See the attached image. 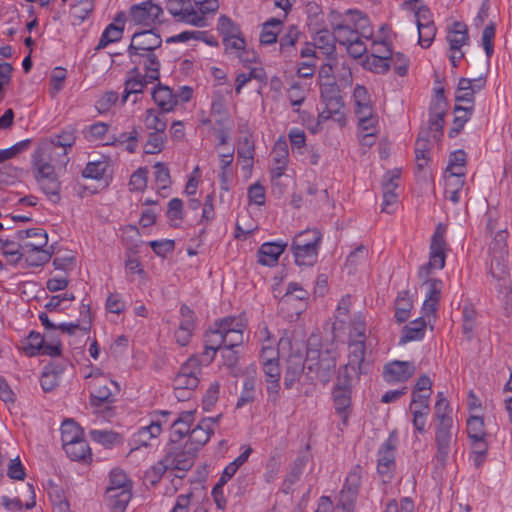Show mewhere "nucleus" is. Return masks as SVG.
Masks as SVG:
<instances>
[{
	"label": "nucleus",
	"instance_id": "a211bd4d",
	"mask_svg": "<svg viewBox=\"0 0 512 512\" xmlns=\"http://www.w3.org/2000/svg\"><path fill=\"white\" fill-rule=\"evenodd\" d=\"M416 367L412 361H391L384 365L383 379L390 384L407 381L414 373Z\"/></svg>",
	"mask_w": 512,
	"mask_h": 512
},
{
	"label": "nucleus",
	"instance_id": "412c9836",
	"mask_svg": "<svg viewBox=\"0 0 512 512\" xmlns=\"http://www.w3.org/2000/svg\"><path fill=\"white\" fill-rule=\"evenodd\" d=\"M426 287V298L422 306L424 316L428 317V321L434 315L438 308L443 282L440 279L430 278L421 279Z\"/></svg>",
	"mask_w": 512,
	"mask_h": 512
},
{
	"label": "nucleus",
	"instance_id": "7ed1b4c3",
	"mask_svg": "<svg viewBox=\"0 0 512 512\" xmlns=\"http://www.w3.org/2000/svg\"><path fill=\"white\" fill-rule=\"evenodd\" d=\"M451 407L448 400L442 392H438L437 401L435 403V418L437 427L435 430L436 453L433 461L436 462L437 468H444L453 442V419L451 417Z\"/></svg>",
	"mask_w": 512,
	"mask_h": 512
},
{
	"label": "nucleus",
	"instance_id": "774afa93",
	"mask_svg": "<svg viewBox=\"0 0 512 512\" xmlns=\"http://www.w3.org/2000/svg\"><path fill=\"white\" fill-rule=\"evenodd\" d=\"M293 153L303 154L306 146V135L302 129L292 128L288 134Z\"/></svg>",
	"mask_w": 512,
	"mask_h": 512
},
{
	"label": "nucleus",
	"instance_id": "37998d69",
	"mask_svg": "<svg viewBox=\"0 0 512 512\" xmlns=\"http://www.w3.org/2000/svg\"><path fill=\"white\" fill-rule=\"evenodd\" d=\"M29 492L31 493L30 501H27L26 503H22V501L19 498H9L8 496H2L1 497V504L4 506V508L9 512H17L22 511L23 509H31L35 506V494L34 489L31 484L27 485Z\"/></svg>",
	"mask_w": 512,
	"mask_h": 512
},
{
	"label": "nucleus",
	"instance_id": "cd10ccee",
	"mask_svg": "<svg viewBox=\"0 0 512 512\" xmlns=\"http://www.w3.org/2000/svg\"><path fill=\"white\" fill-rule=\"evenodd\" d=\"M286 246V243L283 242L263 243L257 252L258 263L264 266H274Z\"/></svg>",
	"mask_w": 512,
	"mask_h": 512
},
{
	"label": "nucleus",
	"instance_id": "6ab92c4d",
	"mask_svg": "<svg viewBox=\"0 0 512 512\" xmlns=\"http://www.w3.org/2000/svg\"><path fill=\"white\" fill-rule=\"evenodd\" d=\"M216 422V418H205L191 428L188 437L189 450L196 452L209 441L214 433Z\"/></svg>",
	"mask_w": 512,
	"mask_h": 512
},
{
	"label": "nucleus",
	"instance_id": "1a4fd4ad",
	"mask_svg": "<svg viewBox=\"0 0 512 512\" xmlns=\"http://www.w3.org/2000/svg\"><path fill=\"white\" fill-rule=\"evenodd\" d=\"M398 437L396 432H391L388 438L382 443L377 453V472L383 482H389L395 471V453L397 450Z\"/></svg>",
	"mask_w": 512,
	"mask_h": 512
},
{
	"label": "nucleus",
	"instance_id": "13d9d810",
	"mask_svg": "<svg viewBox=\"0 0 512 512\" xmlns=\"http://www.w3.org/2000/svg\"><path fill=\"white\" fill-rule=\"evenodd\" d=\"M430 144L426 138L419 136L415 143V157L417 166L423 168L429 162Z\"/></svg>",
	"mask_w": 512,
	"mask_h": 512
},
{
	"label": "nucleus",
	"instance_id": "5701e85b",
	"mask_svg": "<svg viewBox=\"0 0 512 512\" xmlns=\"http://www.w3.org/2000/svg\"><path fill=\"white\" fill-rule=\"evenodd\" d=\"M17 239L21 241L22 250L32 252L43 250L48 243V235L42 228H32L17 231Z\"/></svg>",
	"mask_w": 512,
	"mask_h": 512
},
{
	"label": "nucleus",
	"instance_id": "0eeeda50",
	"mask_svg": "<svg viewBox=\"0 0 512 512\" xmlns=\"http://www.w3.org/2000/svg\"><path fill=\"white\" fill-rule=\"evenodd\" d=\"M304 363L308 371L315 373L316 378L326 384L335 371L337 355L336 352L332 350L309 348Z\"/></svg>",
	"mask_w": 512,
	"mask_h": 512
},
{
	"label": "nucleus",
	"instance_id": "4d7b16f0",
	"mask_svg": "<svg viewBox=\"0 0 512 512\" xmlns=\"http://www.w3.org/2000/svg\"><path fill=\"white\" fill-rule=\"evenodd\" d=\"M223 44L225 46L226 52L230 55H233L234 57H236L239 53L248 54V51L245 49V40L240 36V34H235L224 38Z\"/></svg>",
	"mask_w": 512,
	"mask_h": 512
},
{
	"label": "nucleus",
	"instance_id": "9d476101",
	"mask_svg": "<svg viewBox=\"0 0 512 512\" xmlns=\"http://www.w3.org/2000/svg\"><path fill=\"white\" fill-rule=\"evenodd\" d=\"M168 415H170V412L162 411L161 417L156 416L148 425L141 426L130 439L131 452L151 445V441L158 438L163 430V426L167 424V421L162 418Z\"/></svg>",
	"mask_w": 512,
	"mask_h": 512
},
{
	"label": "nucleus",
	"instance_id": "052dcab7",
	"mask_svg": "<svg viewBox=\"0 0 512 512\" xmlns=\"http://www.w3.org/2000/svg\"><path fill=\"white\" fill-rule=\"evenodd\" d=\"M195 11L202 18L204 23H207L206 17L209 14H214L218 8V0H191Z\"/></svg>",
	"mask_w": 512,
	"mask_h": 512
},
{
	"label": "nucleus",
	"instance_id": "f8f14e48",
	"mask_svg": "<svg viewBox=\"0 0 512 512\" xmlns=\"http://www.w3.org/2000/svg\"><path fill=\"white\" fill-rule=\"evenodd\" d=\"M401 169L395 168L389 170L383 176V203L382 211L391 214L395 211L398 203L399 194L396 192L400 185Z\"/></svg>",
	"mask_w": 512,
	"mask_h": 512
},
{
	"label": "nucleus",
	"instance_id": "a19ab883",
	"mask_svg": "<svg viewBox=\"0 0 512 512\" xmlns=\"http://www.w3.org/2000/svg\"><path fill=\"white\" fill-rule=\"evenodd\" d=\"M282 29V21L272 18L265 22L260 33V43L270 45L277 41V37Z\"/></svg>",
	"mask_w": 512,
	"mask_h": 512
},
{
	"label": "nucleus",
	"instance_id": "6e6d98bb",
	"mask_svg": "<svg viewBox=\"0 0 512 512\" xmlns=\"http://www.w3.org/2000/svg\"><path fill=\"white\" fill-rule=\"evenodd\" d=\"M2 253L10 263L17 264L23 258L21 241L6 240L2 244Z\"/></svg>",
	"mask_w": 512,
	"mask_h": 512
},
{
	"label": "nucleus",
	"instance_id": "f257e3e1",
	"mask_svg": "<svg viewBox=\"0 0 512 512\" xmlns=\"http://www.w3.org/2000/svg\"><path fill=\"white\" fill-rule=\"evenodd\" d=\"M363 365L364 346L361 342L352 343L348 362L341 369L338 381L332 391L334 409L345 426L348 424L352 412L351 385L353 381L359 380L360 375L364 373Z\"/></svg>",
	"mask_w": 512,
	"mask_h": 512
},
{
	"label": "nucleus",
	"instance_id": "864d4df0",
	"mask_svg": "<svg viewBox=\"0 0 512 512\" xmlns=\"http://www.w3.org/2000/svg\"><path fill=\"white\" fill-rule=\"evenodd\" d=\"M365 331H366V327H365L364 317L360 314L355 315L353 318V321H352V329L350 331V337L352 338L353 336H355L356 339H351L349 341L348 353L350 352V345L355 342H361L364 346V352L366 351Z\"/></svg>",
	"mask_w": 512,
	"mask_h": 512
},
{
	"label": "nucleus",
	"instance_id": "20e7f679",
	"mask_svg": "<svg viewBox=\"0 0 512 512\" xmlns=\"http://www.w3.org/2000/svg\"><path fill=\"white\" fill-rule=\"evenodd\" d=\"M105 496L112 512H125L132 498V482L124 471L113 469L110 472Z\"/></svg>",
	"mask_w": 512,
	"mask_h": 512
},
{
	"label": "nucleus",
	"instance_id": "b1692460",
	"mask_svg": "<svg viewBox=\"0 0 512 512\" xmlns=\"http://www.w3.org/2000/svg\"><path fill=\"white\" fill-rule=\"evenodd\" d=\"M485 85L486 78L482 76L473 79L461 78L455 93L456 101L465 102L473 107L474 95L484 89Z\"/></svg>",
	"mask_w": 512,
	"mask_h": 512
},
{
	"label": "nucleus",
	"instance_id": "aec40b11",
	"mask_svg": "<svg viewBox=\"0 0 512 512\" xmlns=\"http://www.w3.org/2000/svg\"><path fill=\"white\" fill-rule=\"evenodd\" d=\"M162 45L160 35L156 34L154 30H144L135 32L132 36L131 43L127 52H149L159 51Z\"/></svg>",
	"mask_w": 512,
	"mask_h": 512
},
{
	"label": "nucleus",
	"instance_id": "2f4dec72",
	"mask_svg": "<svg viewBox=\"0 0 512 512\" xmlns=\"http://www.w3.org/2000/svg\"><path fill=\"white\" fill-rule=\"evenodd\" d=\"M446 40L449 49L462 48L469 44L468 26L464 22L456 21L447 29Z\"/></svg>",
	"mask_w": 512,
	"mask_h": 512
},
{
	"label": "nucleus",
	"instance_id": "c9c22d12",
	"mask_svg": "<svg viewBox=\"0 0 512 512\" xmlns=\"http://www.w3.org/2000/svg\"><path fill=\"white\" fill-rule=\"evenodd\" d=\"M347 19L353 25V29L357 31L360 37L370 38L373 30L368 17L358 10H349Z\"/></svg>",
	"mask_w": 512,
	"mask_h": 512
},
{
	"label": "nucleus",
	"instance_id": "bf43d9fd",
	"mask_svg": "<svg viewBox=\"0 0 512 512\" xmlns=\"http://www.w3.org/2000/svg\"><path fill=\"white\" fill-rule=\"evenodd\" d=\"M166 140L165 132H150L145 144L146 154H157L164 148Z\"/></svg>",
	"mask_w": 512,
	"mask_h": 512
},
{
	"label": "nucleus",
	"instance_id": "f03ea898",
	"mask_svg": "<svg viewBox=\"0 0 512 512\" xmlns=\"http://www.w3.org/2000/svg\"><path fill=\"white\" fill-rule=\"evenodd\" d=\"M247 320L243 315L227 316L215 321L205 334L202 355H198L202 365H209L223 345L239 346L244 342Z\"/></svg>",
	"mask_w": 512,
	"mask_h": 512
},
{
	"label": "nucleus",
	"instance_id": "393cba45",
	"mask_svg": "<svg viewBox=\"0 0 512 512\" xmlns=\"http://www.w3.org/2000/svg\"><path fill=\"white\" fill-rule=\"evenodd\" d=\"M181 321L178 329L175 331L174 337L179 346H186L189 344L194 329H195V315L194 311L187 305L183 304L180 307Z\"/></svg>",
	"mask_w": 512,
	"mask_h": 512
},
{
	"label": "nucleus",
	"instance_id": "ddd939ff",
	"mask_svg": "<svg viewBox=\"0 0 512 512\" xmlns=\"http://www.w3.org/2000/svg\"><path fill=\"white\" fill-rule=\"evenodd\" d=\"M362 482V467L354 465L349 470L343 488L340 491V499L338 506L344 511H349L354 503Z\"/></svg>",
	"mask_w": 512,
	"mask_h": 512
},
{
	"label": "nucleus",
	"instance_id": "7c9ffc66",
	"mask_svg": "<svg viewBox=\"0 0 512 512\" xmlns=\"http://www.w3.org/2000/svg\"><path fill=\"white\" fill-rule=\"evenodd\" d=\"M318 251V246L299 244L293 241L291 244V252L295 263L299 266H313L317 262Z\"/></svg>",
	"mask_w": 512,
	"mask_h": 512
},
{
	"label": "nucleus",
	"instance_id": "338daca9",
	"mask_svg": "<svg viewBox=\"0 0 512 512\" xmlns=\"http://www.w3.org/2000/svg\"><path fill=\"white\" fill-rule=\"evenodd\" d=\"M106 169V161H91L87 163L82 175L85 178L99 180L104 176Z\"/></svg>",
	"mask_w": 512,
	"mask_h": 512
},
{
	"label": "nucleus",
	"instance_id": "680f3d73",
	"mask_svg": "<svg viewBox=\"0 0 512 512\" xmlns=\"http://www.w3.org/2000/svg\"><path fill=\"white\" fill-rule=\"evenodd\" d=\"M322 234L317 229H307L295 235L293 242L320 247Z\"/></svg>",
	"mask_w": 512,
	"mask_h": 512
},
{
	"label": "nucleus",
	"instance_id": "6e6552de",
	"mask_svg": "<svg viewBox=\"0 0 512 512\" xmlns=\"http://www.w3.org/2000/svg\"><path fill=\"white\" fill-rule=\"evenodd\" d=\"M445 233L446 228L442 224H438L431 237L429 261L419 268V279H426L433 269L441 270L445 267L446 252L448 250Z\"/></svg>",
	"mask_w": 512,
	"mask_h": 512
},
{
	"label": "nucleus",
	"instance_id": "603ef678",
	"mask_svg": "<svg viewBox=\"0 0 512 512\" xmlns=\"http://www.w3.org/2000/svg\"><path fill=\"white\" fill-rule=\"evenodd\" d=\"M82 429L70 419L65 420L61 426V440L62 445L76 441L82 437Z\"/></svg>",
	"mask_w": 512,
	"mask_h": 512
},
{
	"label": "nucleus",
	"instance_id": "5fc2aeb1",
	"mask_svg": "<svg viewBox=\"0 0 512 512\" xmlns=\"http://www.w3.org/2000/svg\"><path fill=\"white\" fill-rule=\"evenodd\" d=\"M262 333H264L266 336L260 353V359L262 364L278 361L279 348L274 347L272 341L270 340L269 332L266 328L263 330Z\"/></svg>",
	"mask_w": 512,
	"mask_h": 512
},
{
	"label": "nucleus",
	"instance_id": "c03bdc74",
	"mask_svg": "<svg viewBox=\"0 0 512 512\" xmlns=\"http://www.w3.org/2000/svg\"><path fill=\"white\" fill-rule=\"evenodd\" d=\"M144 125L146 129L152 132H165L167 127V119L162 113L150 108L145 111Z\"/></svg>",
	"mask_w": 512,
	"mask_h": 512
},
{
	"label": "nucleus",
	"instance_id": "69168bd1",
	"mask_svg": "<svg viewBox=\"0 0 512 512\" xmlns=\"http://www.w3.org/2000/svg\"><path fill=\"white\" fill-rule=\"evenodd\" d=\"M45 337L46 336H42L40 333L34 331L30 332L26 339V344L24 346L25 351L32 356L40 354L46 341Z\"/></svg>",
	"mask_w": 512,
	"mask_h": 512
},
{
	"label": "nucleus",
	"instance_id": "de8ad7c7",
	"mask_svg": "<svg viewBox=\"0 0 512 512\" xmlns=\"http://www.w3.org/2000/svg\"><path fill=\"white\" fill-rule=\"evenodd\" d=\"M76 137L74 131L72 129L63 130L60 134L51 137L50 139H46L43 142H52L53 144V152L57 148H61L63 150V154L66 155L67 148H71L75 143Z\"/></svg>",
	"mask_w": 512,
	"mask_h": 512
},
{
	"label": "nucleus",
	"instance_id": "f704fd0d",
	"mask_svg": "<svg viewBox=\"0 0 512 512\" xmlns=\"http://www.w3.org/2000/svg\"><path fill=\"white\" fill-rule=\"evenodd\" d=\"M36 180L42 192L51 202L60 201V182L55 173L49 176H36Z\"/></svg>",
	"mask_w": 512,
	"mask_h": 512
},
{
	"label": "nucleus",
	"instance_id": "2eb2a0df",
	"mask_svg": "<svg viewBox=\"0 0 512 512\" xmlns=\"http://www.w3.org/2000/svg\"><path fill=\"white\" fill-rule=\"evenodd\" d=\"M162 13V8L159 5L151 1H144L131 7L130 17L131 21L137 25L151 26L160 22Z\"/></svg>",
	"mask_w": 512,
	"mask_h": 512
},
{
	"label": "nucleus",
	"instance_id": "4468645a",
	"mask_svg": "<svg viewBox=\"0 0 512 512\" xmlns=\"http://www.w3.org/2000/svg\"><path fill=\"white\" fill-rule=\"evenodd\" d=\"M166 8L178 21L197 27H205L207 25V23H204L202 18L196 13L191 0H168Z\"/></svg>",
	"mask_w": 512,
	"mask_h": 512
},
{
	"label": "nucleus",
	"instance_id": "9b49d317",
	"mask_svg": "<svg viewBox=\"0 0 512 512\" xmlns=\"http://www.w3.org/2000/svg\"><path fill=\"white\" fill-rule=\"evenodd\" d=\"M320 97L325 108L319 114L321 120H328L333 115L338 114L343 108L344 103L340 95V90L336 82H324L320 85Z\"/></svg>",
	"mask_w": 512,
	"mask_h": 512
},
{
	"label": "nucleus",
	"instance_id": "423d86ee",
	"mask_svg": "<svg viewBox=\"0 0 512 512\" xmlns=\"http://www.w3.org/2000/svg\"><path fill=\"white\" fill-rule=\"evenodd\" d=\"M202 375L201 361L198 355H192L183 363L176 374L173 385L177 399L189 398L198 387Z\"/></svg>",
	"mask_w": 512,
	"mask_h": 512
},
{
	"label": "nucleus",
	"instance_id": "39448f33",
	"mask_svg": "<svg viewBox=\"0 0 512 512\" xmlns=\"http://www.w3.org/2000/svg\"><path fill=\"white\" fill-rule=\"evenodd\" d=\"M85 385L90 392V403L93 406L113 402L114 396L120 391L117 382L95 367L85 376Z\"/></svg>",
	"mask_w": 512,
	"mask_h": 512
},
{
	"label": "nucleus",
	"instance_id": "79ce46f5",
	"mask_svg": "<svg viewBox=\"0 0 512 512\" xmlns=\"http://www.w3.org/2000/svg\"><path fill=\"white\" fill-rule=\"evenodd\" d=\"M357 36V31L353 29L347 18L333 28V38L344 47L352 40L357 39Z\"/></svg>",
	"mask_w": 512,
	"mask_h": 512
},
{
	"label": "nucleus",
	"instance_id": "c756f323",
	"mask_svg": "<svg viewBox=\"0 0 512 512\" xmlns=\"http://www.w3.org/2000/svg\"><path fill=\"white\" fill-rule=\"evenodd\" d=\"M150 83L147 74L142 75L137 67L128 72V76L124 84V92L122 102L125 103L132 94L143 93L147 84Z\"/></svg>",
	"mask_w": 512,
	"mask_h": 512
},
{
	"label": "nucleus",
	"instance_id": "bb28decb",
	"mask_svg": "<svg viewBox=\"0 0 512 512\" xmlns=\"http://www.w3.org/2000/svg\"><path fill=\"white\" fill-rule=\"evenodd\" d=\"M152 99L162 113L172 112L178 105V95L162 84H158L152 91Z\"/></svg>",
	"mask_w": 512,
	"mask_h": 512
},
{
	"label": "nucleus",
	"instance_id": "f3484780",
	"mask_svg": "<svg viewBox=\"0 0 512 512\" xmlns=\"http://www.w3.org/2000/svg\"><path fill=\"white\" fill-rule=\"evenodd\" d=\"M271 157L273 166L270 170V175L271 180L275 181L284 175L289 164L288 144L284 136L279 137L274 143Z\"/></svg>",
	"mask_w": 512,
	"mask_h": 512
},
{
	"label": "nucleus",
	"instance_id": "0e129e2a",
	"mask_svg": "<svg viewBox=\"0 0 512 512\" xmlns=\"http://www.w3.org/2000/svg\"><path fill=\"white\" fill-rule=\"evenodd\" d=\"M466 153L463 150L453 152L449 158V163L445 172L465 173Z\"/></svg>",
	"mask_w": 512,
	"mask_h": 512
},
{
	"label": "nucleus",
	"instance_id": "a18cd8bd",
	"mask_svg": "<svg viewBox=\"0 0 512 512\" xmlns=\"http://www.w3.org/2000/svg\"><path fill=\"white\" fill-rule=\"evenodd\" d=\"M90 308L88 305L82 304L80 307V314L84 315L82 326L79 323H61L58 325L57 330H60L62 333H66L69 335H73L77 330L87 331L90 328L91 318L89 316Z\"/></svg>",
	"mask_w": 512,
	"mask_h": 512
},
{
	"label": "nucleus",
	"instance_id": "4be33fe9",
	"mask_svg": "<svg viewBox=\"0 0 512 512\" xmlns=\"http://www.w3.org/2000/svg\"><path fill=\"white\" fill-rule=\"evenodd\" d=\"M52 142H41L33 154V165L37 171L36 176H49L54 174Z\"/></svg>",
	"mask_w": 512,
	"mask_h": 512
},
{
	"label": "nucleus",
	"instance_id": "09e8293b",
	"mask_svg": "<svg viewBox=\"0 0 512 512\" xmlns=\"http://www.w3.org/2000/svg\"><path fill=\"white\" fill-rule=\"evenodd\" d=\"M237 156L240 160L243 161L244 169L252 168L254 157V142L250 138L245 137L238 143Z\"/></svg>",
	"mask_w": 512,
	"mask_h": 512
},
{
	"label": "nucleus",
	"instance_id": "4c0bfd02",
	"mask_svg": "<svg viewBox=\"0 0 512 512\" xmlns=\"http://www.w3.org/2000/svg\"><path fill=\"white\" fill-rule=\"evenodd\" d=\"M446 108L447 104L441 98L437 99L431 107L429 113V129L431 131L442 133Z\"/></svg>",
	"mask_w": 512,
	"mask_h": 512
},
{
	"label": "nucleus",
	"instance_id": "72a5a7b5",
	"mask_svg": "<svg viewBox=\"0 0 512 512\" xmlns=\"http://www.w3.org/2000/svg\"><path fill=\"white\" fill-rule=\"evenodd\" d=\"M425 318L427 317L423 315L404 326L400 343L406 344L411 341L421 340L425 335L427 326Z\"/></svg>",
	"mask_w": 512,
	"mask_h": 512
},
{
	"label": "nucleus",
	"instance_id": "c85d7f7f",
	"mask_svg": "<svg viewBox=\"0 0 512 512\" xmlns=\"http://www.w3.org/2000/svg\"><path fill=\"white\" fill-rule=\"evenodd\" d=\"M194 411H184L171 424L170 438L173 443L180 442L185 436L189 437L191 425L194 422Z\"/></svg>",
	"mask_w": 512,
	"mask_h": 512
},
{
	"label": "nucleus",
	"instance_id": "a878e982",
	"mask_svg": "<svg viewBox=\"0 0 512 512\" xmlns=\"http://www.w3.org/2000/svg\"><path fill=\"white\" fill-rule=\"evenodd\" d=\"M195 451L184 450L179 446L173 445L165 455V462L168 463L171 470L187 471L194 463Z\"/></svg>",
	"mask_w": 512,
	"mask_h": 512
},
{
	"label": "nucleus",
	"instance_id": "e433bc0d",
	"mask_svg": "<svg viewBox=\"0 0 512 512\" xmlns=\"http://www.w3.org/2000/svg\"><path fill=\"white\" fill-rule=\"evenodd\" d=\"M63 448L67 456L73 461H85L87 458H91L89 445L83 438L66 443Z\"/></svg>",
	"mask_w": 512,
	"mask_h": 512
},
{
	"label": "nucleus",
	"instance_id": "58836bf2",
	"mask_svg": "<svg viewBox=\"0 0 512 512\" xmlns=\"http://www.w3.org/2000/svg\"><path fill=\"white\" fill-rule=\"evenodd\" d=\"M62 369L53 364L46 365L40 377V385L44 392L53 391L60 382Z\"/></svg>",
	"mask_w": 512,
	"mask_h": 512
},
{
	"label": "nucleus",
	"instance_id": "ea45409f",
	"mask_svg": "<svg viewBox=\"0 0 512 512\" xmlns=\"http://www.w3.org/2000/svg\"><path fill=\"white\" fill-rule=\"evenodd\" d=\"M413 307L412 300L408 291L398 293L395 300V319L398 323L407 321L410 317V311Z\"/></svg>",
	"mask_w": 512,
	"mask_h": 512
},
{
	"label": "nucleus",
	"instance_id": "e2e57ef3",
	"mask_svg": "<svg viewBox=\"0 0 512 512\" xmlns=\"http://www.w3.org/2000/svg\"><path fill=\"white\" fill-rule=\"evenodd\" d=\"M23 258H25V261L29 266L38 267L49 262L51 259V253L46 249L32 252L23 251Z\"/></svg>",
	"mask_w": 512,
	"mask_h": 512
},
{
	"label": "nucleus",
	"instance_id": "3c124183",
	"mask_svg": "<svg viewBox=\"0 0 512 512\" xmlns=\"http://www.w3.org/2000/svg\"><path fill=\"white\" fill-rule=\"evenodd\" d=\"M299 31L296 26L291 25L287 28L285 34L280 38V52L284 56H289L298 40Z\"/></svg>",
	"mask_w": 512,
	"mask_h": 512
},
{
	"label": "nucleus",
	"instance_id": "dca6fc26",
	"mask_svg": "<svg viewBox=\"0 0 512 512\" xmlns=\"http://www.w3.org/2000/svg\"><path fill=\"white\" fill-rule=\"evenodd\" d=\"M131 62L138 68L142 66L147 74L149 82L159 80L161 63L157 51L128 52Z\"/></svg>",
	"mask_w": 512,
	"mask_h": 512
},
{
	"label": "nucleus",
	"instance_id": "49530a36",
	"mask_svg": "<svg viewBox=\"0 0 512 512\" xmlns=\"http://www.w3.org/2000/svg\"><path fill=\"white\" fill-rule=\"evenodd\" d=\"M123 32L124 27L115 25L114 23L109 24L103 31L96 49H103L109 44L119 41L123 36Z\"/></svg>",
	"mask_w": 512,
	"mask_h": 512
},
{
	"label": "nucleus",
	"instance_id": "473e14b6",
	"mask_svg": "<svg viewBox=\"0 0 512 512\" xmlns=\"http://www.w3.org/2000/svg\"><path fill=\"white\" fill-rule=\"evenodd\" d=\"M353 102L356 116L371 115L374 111L370 94L366 87L357 84L353 90Z\"/></svg>",
	"mask_w": 512,
	"mask_h": 512
},
{
	"label": "nucleus",
	"instance_id": "8fccbe9b",
	"mask_svg": "<svg viewBox=\"0 0 512 512\" xmlns=\"http://www.w3.org/2000/svg\"><path fill=\"white\" fill-rule=\"evenodd\" d=\"M307 94V88L299 83H293L288 88L286 95L290 104L293 106L294 112H299V107L306 100Z\"/></svg>",
	"mask_w": 512,
	"mask_h": 512
}]
</instances>
